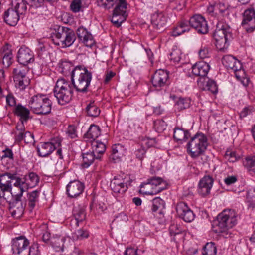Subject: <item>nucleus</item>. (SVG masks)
Here are the masks:
<instances>
[{
	"mask_svg": "<svg viewBox=\"0 0 255 255\" xmlns=\"http://www.w3.org/2000/svg\"><path fill=\"white\" fill-rule=\"evenodd\" d=\"M238 221V214L234 210L225 209L220 213L213 224V230L216 233L226 232L235 226Z\"/></svg>",
	"mask_w": 255,
	"mask_h": 255,
	"instance_id": "1",
	"label": "nucleus"
},
{
	"mask_svg": "<svg viewBox=\"0 0 255 255\" xmlns=\"http://www.w3.org/2000/svg\"><path fill=\"white\" fill-rule=\"evenodd\" d=\"M74 88L75 82L67 81L63 78L58 79L53 90L58 103L61 105L68 103L72 99Z\"/></svg>",
	"mask_w": 255,
	"mask_h": 255,
	"instance_id": "2",
	"label": "nucleus"
},
{
	"mask_svg": "<svg viewBox=\"0 0 255 255\" xmlns=\"http://www.w3.org/2000/svg\"><path fill=\"white\" fill-rule=\"evenodd\" d=\"M91 79L92 73L83 66H77L71 72V81L75 82V89L78 92H86Z\"/></svg>",
	"mask_w": 255,
	"mask_h": 255,
	"instance_id": "3",
	"label": "nucleus"
},
{
	"mask_svg": "<svg viewBox=\"0 0 255 255\" xmlns=\"http://www.w3.org/2000/svg\"><path fill=\"white\" fill-rule=\"evenodd\" d=\"M207 146V136L201 132H197L187 144L188 153L192 158H196L204 153Z\"/></svg>",
	"mask_w": 255,
	"mask_h": 255,
	"instance_id": "4",
	"label": "nucleus"
},
{
	"mask_svg": "<svg viewBox=\"0 0 255 255\" xmlns=\"http://www.w3.org/2000/svg\"><path fill=\"white\" fill-rule=\"evenodd\" d=\"M51 101L45 95L38 94L33 96L28 102V106L34 113L46 115L50 113Z\"/></svg>",
	"mask_w": 255,
	"mask_h": 255,
	"instance_id": "5",
	"label": "nucleus"
},
{
	"mask_svg": "<svg viewBox=\"0 0 255 255\" xmlns=\"http://www.w3.org/2000/svg\"><path fill=\"white\" fill-rule=\"evenodd\" d=\"M54 44L62 47L71 46L76 40L74 31L71 28L59 26L51 36Z\"/></svg>",
	"mask_w": 255,
	"mask_h": 255,
	"instance_id": "6",
	"label": "nucleus"
},
{
	"mask_svg": "<svg viewBox=\"0 0 255 255\" xmlns=\"http://www.w3.org/2000/svg\"><path fill=\"white\" fill-rule=\"evenodd\" d=\"M216 41V46L221 51H224L229 45L228 41L232 38L230 28L222 22H218L213 34Z\"/></svg>",
	"mask_w": 255,
	"mask_h": 255,
	"instance_id": "7",
	"label": "nucleus"
},
{
	"mask_svg": "<svg viewBox=\"0 0 255 255\" xmlns=\"http://www.w3.org/2000/svg\"><path fill=\"white\" fill-rule=\"evenodd\" d=\"M222 63L227 69L234 72L236 77L238 79H241L245 73L241 62L232 55L223 56Z\"/></svg>",
	"mask_w": 255,
	"mask_h": 255,
	"instance_id": "8",
	"label": "nucleus"
},
{
	"mask_svg": "<svg viewBox=\"0 0 255 255\" xmlns=\"http://www.w3.org/2000/svg\"><path fill=\"white\" fill-rule=\"evenodd\" d=\"M132 181V180L128 176L124 178L115 177L111 181L110 187L115 194L122 196L127 191L128 187L131 185Z\"/></svg>",
	"mask_w": 255,
	"mask_h": 255,
	"instance_id": "9",
	"label": "nucleus"
},
{
	"mask_svg": "<svg viewBox=\"0 0 255 255\" xmlns=\"http://www.w3.org/2000/svg\"><path fill=\"white\" fill-rule=\"evenodd\" d=\"M139 193L143 195H154L159 193V177H152L140 186Z\"/></svg>",
	"mask_w": 255,
	"mask_h": 255,
	"instance_id": "10",
	"label": "nucleus"
},
{
	"mask_svg": "<svg viewBox=\"0 0 255 255\" xmlns=\"http://www.w3.org/2000/svg\"><path fill=\"white\" fill-rule=\"evenodd\" d=\"M61 144V140L59 137H55L50 140V141L41 143V145L37 147L38 154L41 157H46L51 154Z\"/></svg>",
	"mask_w": 255,
	"mask_h": 255,
	"instance_id": "11",
	"label": "nucleus"
},
{
	"mask_svg": "<svg viewBox=\"0 0 255 255\" xmlns=\"http://www.w3.org/2000/svg\"><path fill=\"white\" fill-rule=\"evenodd\" d=\"M13 200L9 203V211L12 217L20 218L24 213L26 203L22 202L20 195H12Z\"/></svg>",
	"mask_w": 255,
	"mask_h": 255,
	"instance_id": "12",
	"label": "nucleus"
},
{
	"mask_svg": "<svg viewBox=\"0 0 255 255\" xmlns=\"http://www.w3.org/2000/svg\"><path fill=\"white\" fill-rule=\"evenodd\" d=\"M190 28H194L200 34H205L208 32L207 22L204 17L199 14L193 16L188 20Z\"/></svg>",
	"mask_w": 255,
	"mask_h": 255,
	"instance_id": "13",
	"label": "nucleus"
},
{
	"mask_svg": "<svg viewBox=\"0 0 255 255\" xmlns=\"http://www.w3.org/2000/svg\"><path fill=\"white\" fill-rule=\"evenodd\" d=\"M241 25L248 33L255 30V10L254 8H250L244 11Z\"/></svg>",
	"mask_w": 255,
	"mask_h": 255,
	"instance_id": "14",
	"label": "nucleus"
},
{
	"mask_svg": "<svg viewBox=\"0 0 255 255\" xmlns=\"http://www.w3.org/2000/svg\"><path fill=\"white\" fill-rule=\"evenodd\" d=\"M176 210L178 216L186 222H191L195 217L193 211L185 202L178 203L176 205Z\"/></svg>",
	"mask_w": 255,
	"mask_h": 255,
	"instance_id": "15",
	"label": "nucleus"
},
{
	"mask_svg": "<svg viewBox=\"0 0 255 255\" xmlns=\"http://www.w3.org/2000/svg\"><path fill=\"white\" fill-rule=\"evenodd\" d=\"M17 61L20 65L27 66L29 63L34 61V55L33 52L25 46H21L18 50L17 54Z\"/></svg>",
	"mask_w": 255,
	"mask_h": 255,
	"instance_id": "16",
	"label": "nucleus"
},
{
	"mask_svg": "<svg viewBox=\"0 0 255 255\" xmlns=\"http://www.w3.org/2000/svg\"><path fill=\"white\" fill-rule=\"evenodd\" d=\"M29 245V241L23 236H19L12 240V251L13 254H24Z\"/></svg>",
	"mask_w": 255,
	"mask_h": 255,
	"instance_id": "17",
	"label": "nucleus"
},
{
	"mask_svg": "<svg viewBox=\"0 0 255 255\" xmlns=\"http://www.w3.org/2000/svg\"><path fill=\"white\" fill-rule=\"evenodd\" d=\"M214 179L210 175H205L201 178L198 183V192L203 197H205L210 193L213 186Z\"/></svg>",
	"mask_w": 255,
	"mask_h": 255,
	"instance_id": "18",
	"label": "nucleus"
},
{
	"mask_svg": "<svg viewBox=\"0 0 255 255\" xmlns=\"http://www.w3.org/2000/svg\"><path fill=\"white\" fill-rule=\"evenodd\" d=\"M66 192L69 197L75 198L83 191L84 186L78 180L70 181L67 185Z\"/></svg>",
	"mask_w": 255,
	"mask_h": 255,
	"instance_id": "19",
	"label": "nucleus"
},
{
	"mask_svg": "<svg viewBox=\"0 0 255 255\" xmlns=\"http://www.w3.org/2000/svg\"><path fill=\"white\" fill-rule=\"evenodd\" d=\"M79 39L87 47H91L95 43L92 35L83 27H80L76 31Z\"/></svg>",
	"mask_w": 255,
	"mask_h": 255,
	"instance_id": "20",
	"label": "nucleus"
},
{
	"mask_svg": "<svg viewBox=\"0 0 255 255\" xmlns=\"http://www.w3.org/2000/svg\"><path fill=\"white\" fill-rule=\"evenodd\" d=\"M209 70V65L204 61H200L192 66V73L200 78H206Z\"/></svg>",
	"mask_w": 255,
	"mask_h": 255,
	"instance_id": "21",
	"label": "nucleus"
},
{
	"mask_svg": "<svg viewBox=\"0 0 255 255\" xmlns=\"http://www.w3.org/2000/svg\"><path fill=\"white\" fill-rule=\"evenodd\" d=\"M10 174H12V173L6 172L0 174V191L1 196H3L5 192H11L12 190V186Z\"/></svg>",
	"mask_w": 255,
	"mask_h": 255,
	"instance_id": "22",
	"label": "nucleus"
},
{
	"mask_svg": "<svg viewBox=\"0 0 255 255\" xmlns=\"http://www.w3.org/2000/svg\"><path fill=\"white\" fill-rule=\"evenodd\" d=\"M199 86L204 90H208L212 93H216L218 91L217 86L216 82L212 80L206 78H199L198 81Z\"/></svg>",
	"mask_w": 255,
	"mask_h": 255,
	"instance_id": "23",
	"label": "nucleus"
},
{
	"mask_svg": "<svg viewBox=\"0 0 255 255\" xmlns=\"http://www.w3.org/2000/svg\"><path fill=\"white\" fill-rule=\"evenodd\" d=\"M19 15L13 8H9L4 12V20L7 24L15 26L19 20Z\"/></svg>",
	"mask_w": 255,
	"mask_h": 255,
	"instance_id": "24",
	"label": "nucleus"
},
{
	"mask_svg": "<svg viewBox=\"0 0 255 255\" xmlns=\"http://www.w3.org/2000/svg\"><path fill=\"white\" fill-rule=\"evenodd\" d=\"M73 214L75 219L72 220L71 222L75 224L76 227H78L79 223L84 221L86 218L85 208L81 206L75 207L73 209Z\"/></svg>",
	"mask_w": 255,
	"mask_h": 255,
	"instance_id": "25",
	"label": "nucleus"
},
{
	"mask_svg": "<svg viewBox=\"0 0 255 255\" xmlns=\"http://www.w3.org/2000/svg\"><path fill=\"white\" fill-rule=\"evenodd\" d=\"M10 178L11 180H15L14 186L18 188L19 190V192L15 195H20V196H22L23 192L26 190L24 178L23 179L21 178L18 176L17 173L16 172L12 173V174H10Z\"/></svg>",
	"mask_w": 255,
	"mask_h": 255,
	"instance_id": "26",
	"label": "nucleus"
},
{
	"mask_svg": "<svg viewBox=\"0 0 255 255\" xmlns=\"http://www.w3.org/2000/svg\"><path fill=\"white\" fill-rule=\"evenodd\" d=\"M11 3L14 10L20 15L25 14L29 6L26 0H12Z\"/></svg>",
	"mask_w": 255,
	"mask_h": 255,
	"instance_id": "27",
	"label": "nucleus"
},
{
	"mask_svg": "<svg viewBox=\"0 0 255 255\" xmlns=\"http://www.w3.org/2000/svg\"><path fill=\"white\" fill-rule=\"evenodd\" d=\"M190 137V133L188 130L181 128H175L173 137L177 141H185Z\"/></svg>",
	"mask_w": 255,
	"mask_h": 255,
	"instance_id": "28",
	"label": "nucleus"
},
{
	"mask_svg": "<svg viewBox=\"0 0 255 255\" xmlns=\"http://www.w3.org/2000/svg\"><path fill=\"white\" fill-rule=\"evenodd\" d=\"M26 190L29 188L35 187L39 181L38 176L34 172H30L24 177Z\"/></svg>",
	"mask_w": 255,
	"mask_h": 255,
	"instance_id": "29",
	"label": "nucleus"
},
{
	"mask_svg": "<svg viewBox=\"0 0 255 255\" xmlns=\"http://www.w3.org/2000/svg\"><path fill=\"white\" fill-rule=\"evenodd\" d=\"M14 114L20 117V120L26 122L30 118V111L21 104L16 106Z\"/></svg>",
	"mask_w": 255,
	"mask_h": 255,
	"instance_id": "30",
	"label": "nucleus"
},
{
	"mask_svg": "<svg viewBox=\"0 0 255 255\" xmlns=\"http://www.w3.org/2000/svg\"><path fill=\"white\" fill-rule=\"evenodd\" d=\"M190 29L188 20H183L179 22L177 26L173 29V35L174 36H179Z\"/></svg>",
	"mask_w": 255,
	"mask_h": 255,
	"instance_id": "31",
	"label": "nucleus"
},
{
	"mask_svg": "<svg viewBox=\"0 0 255 255\" xmlns=\"http://www.w3.org/2000/svg\"><path fill=\"white\" fill-rule=\"evenodd\" d=\"M39 193V191L36 190L27 194L28 206L30 212L33 211L35 207L36 203L38 201Z\"/></svg>",
	"mask_w": 255,
	"mask_h": 255,
	"instance_id": "32",
	"label": "nucleus"
},
{
	"mask_svg": "<svg viewBox=\"0 0 255 255\" xmlns=\"http://www.w3.org/2000/svg\"><path fill=\"white\" fill-rule=\"evenodd\" d=\"M100 135V129L99 126L92 125L88 129L87 132L84 134V138L96 140V138Z\"/></svg>",
	"mask_w": 255,
	"mask_h": 255,
	"instance_id": "33",
	"label": "nucleus"
},
{
	"mask_svg": "<svg viewBox=\"0 0 255 255\" xmlns=\"http://www.w3.org/2000/svg\"><path fill=\"white\" fill-rule=\"evenodd\" d=\"M100 155H96L92 151L91 152H87L83 153V163L82 166L83 168H88L93 162L95 159H100Z\"/></svg>",
	"mask_w": 255,
	"mask_h": 255,
	"instance_id": "34",
	"label": "nucleus"
},
{
	"mask_svg": "<svg viewBox=\"0 0 255 255\" xmlns=\"http://www.w3.org/2000/svg\"><path fill=\"white\" fill-rule=\"evenodd\" d=\"M28 71L29 68L28 66L21 65H17L16 67L13 69L12 73L13 78L22 77L24 79L28 78L26 75Z\"/></svg>",
	"mask_w": 255,
	"mask_h": 255,
	"instance_id": "35",
	"label": "nucleus"
},
{
	"mask_svg": "<svg viewBox=\"0 0 255 255\" xmlns=\"http://www.w3.org/2000/svg\"><path fill=\"white\" fill-rule=\"evenodd\" d=\"M91 146L94 154L100 155L103 154L106 150V145L104 143L97 140H91Z\"/></svg>",
	"mask_w": 255,
	"mask_h": 255,
	"instance_id": "36",
	"label": "nucleus"
},
{
	"mask_svg": "<svg viewBox=\"0 0 255 255\" xmlns=\"http://www.w3.org/2000/svg\"><path fill=\"white\" fill-rule=\"evenodd\" d=\"M115 4L116 5L113 12L122 16H125L127 17L126 9L127 5L126 0H118V1Z\"/></svg>",
	"mask_w": 255,
	"mask_h": 255,
	"instance_id": "37",
	"label": "nucleus"
},
{
	"mask_svg": "<svg viewBox=\"0 0 255 255\" xmlns=\"http://www.w3.org/2000/svg\"><path fill=\"white\" fill-rule=\"evenodd\" d=\"M89 236V232L87 230L79 228L72 233L71 238L73 240H81L87 238Z\"/></svg>",
	"mask_w": 255,
	"mask_h": 255,
	"instance_id": "38",
	"label": "nucleus"
},
{
	"mask_svg": "<svg viewBox=\"0 0 255 255\" xmlns=\"http://www.w3.org/2000/svg\"><path fill=\"white\" fill-rule=\"evenodd\" d=\"M190 105V100L186 98H178L175 104V108L179 111H181L188 108Z\"/></svg>",
	"mask_w": 255,
	"mask_h": 255,
	"instance_id": "39",
	"label": "nucleus"
},
{
	"mask_svg": "<svg viewBox=\"0 0 255 255\" xmlns=\"http://www.w3.org/2000/svg\"><path fill=\"white\" fill-rule=\"evenodd\" d=\"M87 115L90 117H97L100 114V110L94 102H90L86 108Z\"/></svg>",
	"mask_w": 255,
	"mask_h": 255,
	"instance_id": "40",
	"label": "nucleus"
},
{
	"mask_svg": "<svg viewBox=\"0 0 255 255\" xmlns=\"http://www.w3.org/2000/svg\"><path fill=\"white\" fill-rule=\"evenodd\" d=\"M13 78L15 87L20 90H25L29 84L30 80L28 78H25L24 79L22 77Z\"/></svg>",
	"mask_w": 255,
	"mask_h": 255,
	"instance_id": "41",
	"label": "nucleus"
},
{
	"mask_svg": "<svg viewBox=\"0 0 255 255\" xmlns=\"http://www.w3.org/2000/svg\"><path fill=\"white\" fill-rule=\"evenodd\" d=\"M207 11L211 16L217 17L218 19L219 17L221 16L218 2L210 4L207 7Z\"/></svg>",
	"mask_w": 255,
	"mask_h": 255,
	"instance_id": "42",
	"label": "nucleus"
},
{
	"mask_svg": "<svg viewBox=\"0 0 255 255\" xmlns=\"http://www.w3.org/2000/svg\"><path fill=\"white\" fill-rule=\"evenodd\" d=\"M182 53L180 49L177 46H174L172 48V52L170 54V59L175 63H178L180 61Z\"/></svg>",
	"mask_w": 255,
	"mask_h": 255,
	"instance_id": "43",
	"label": "nucleus"
},
{
	"mask_svg": "<svg viewBox=\"0 0 255 255\" xmlns=\"http://www.w3.org/2000/svg\"><path fill=\"white\" fill-rule=\"evenodd\" d=\"M217 253V248L215 244L213 242L207 243L204 246L203 255H216Z\"/></svg>",
	"mask_w": 255,
	"mask_h": 255,
	"instance_id": "44",
	"label": "nucleus"
},
{
	"mask_svg": "<svg viewBox=\"0 0 255 255\" xmlns=\"http://www.w3.org/2000/svg\"><path fill=\"white\" fill-rule=\"evenodd\" d=\"M60 67L61 68V72L65 75H68L70 74L71 75V72L75 68L73 67L72 63L69 61H62L60 64Z\"/></svg>",
	"mask_w": 255,
	"mask_h": 255,
	"instance_id": "45",
	"label": "nucleus"
},
{
	"mask_svg": "<svg viewBox=\"0 0 255 255\" xmlns=\"http://www.w3.org/2000/svg\"><path fill=\"white\" fill-rule=\"evenodd\" d=\"M15 134V139L16 142H21L22 140H24L26 141V138L29 137L33 139V135L30 132H20V131H14L13 132Z\"/></svg>",
	"mask_w": 255,
	"mask_h": 255,
	"instance_id": "46",
	"label": "nucleus"
},
{
	"mask_svg": "<svg viewBox=\"0 0 255 255\" xmlns=\"http://www.w3.org/2000/svg\"><path fill=\"white\" fill-rule=\"evenodd\" d=\"M125 16H122L119 14L113 12V16L111 18V22L117 27H119L121 24L126 20Z\"/></svg>",
	"mask_w": 255,
	"mask_h": 255,
	"instance_id": "47",
	"label": "nucleus"
},
{
	"mask_svg": "<svg viewBox=\"0 0 255 255\" xmlns=\"http://www.w3.org/2000/svg\"><path fill=\"white\" fill-rule=\"evenodd\" d=\"M246 196L248 201L250 202L249 207L255 210V188L250 189Z\"/></svg>",
	"mask_w": 255,
	"mask_h": 255,
	"instance_id": "48",
	"label": "nucleus"
},
{
	"mask_svg": "<svg viewBox=\"0 0 255 255\" xmlns=\"http://www.w3.org/2000/svg\"><path fill=\"white\" fill-rule=\"evenodd\" d=\"M169 72L167 70L160 69V87L164 84L168 85L169 82Z\"/></svg>",
	"mask_w": 255,
	"mask_h": 255,
	"instance_id": "49",
	"label": "nucleus"
},
{
	"mask_svg": "<svg viewBox=\"0 0 255 255\" xmlns=\"http://www.w3.org/2000/svg\"><path fill=\"white\" fill-rule=\"evenodd\" d=\"M117 1L118 0H98L97 2L99 6L110 9L113 7Z\"/></svg>",
	"mask_w": 255,
	"mask_h": 255,
	"instance_id": "50",
	"label": "nucleus"
},
{
	"mask_svg": "<svg viewBox=\"0 0 255 255\" xmlns=\"http://www.w3.org/2000/svg\"><path fill=\"white\" fill-rule=\"evenodd\" d=\"M225 158L230 162H235L240 158V156L236 152L227 151L225 155Z\"/></svg>",
	"mask_w": 255,
	"mask_h": 255,
	"instance_id": "51",
	"label": "nucleus"
},
{
	"mask_svg": "<svg viewBox=\"0 0 255 255\" xmlns=\"http://www.w3.org/2000/svg\"><path fill=\"white\" fill-rule=\"evenodd\" d=\"M146 151V149L145 148V147L142 146L141 144L140 143L139 145H137V148L135 149L134 154L137 158L139 160H142L144 157Z\"/></svg>",
	"mask_w": 255,
	"mask_h": 255,
	"instance_id": "52",
	"label": "nucleus"
},
{
	"mask_svg": "<svg viewBox=\"0 0 255 255\" xmlns=\"http://www.w3.org/2000/svg\"><path fill=\"white\" fill-rule=\"evenodd\" d=\"M140 143L141 144L142 146L145 147L146 149L150 147L155 146L156 144L154 138L150 139L147 138H142Z\"/></svg>",
	"mask_w": 255,
	"mask_h": 255,
	"instance_id": "53",
	"label": "nucleus"
},
{
	"mask_svg": "<svg viewBox=\"0 0 255 255\" xmlns=\"http://www.w3.org/2000/svg\"><path fill=\"white\" fill-rule=\"evenodd\" d=\"M30 8H38L43 6L45 0H26Z\"/></svg>",
	"mask_w": 255,
	"mask_h": 255,
	"instance_id": "54",
	"label": "nucleus"
},
{
	"mask_svg": "<svg viewBox=\"0 0 255 255\" xmlns=\"http://www.w3.org/2000/svg\"><path fill=\"white\" fill-rule=\"evenodd\" d=\"M255 156L248 157L245 158L243 161V165L247 169L250 171L252 168V166L255 165Z\"/></svg>",
	"mask_w": 255,
	"mask_h": 255,
	"instance_id": "55",
	"label": "nucleus"
},
{
	"mask_svg": "<svg viewBox=\"0 0 255 255\" xmlns=\"http://www.w3.org/2000/svg\"><path fill=\"white\" fill-rule=\"evenodd\" d=\"M82 7L81 0H73L70 4L71 10L75 13L79 12Z\"/></svg>",
	"mask_w": 255,
	"mask_h": 255,
	"instance_id": "56",
	"label": "nucleus"
},
{
	"mask_svg": "<svg viewBox=\"0 0 255 255\" xmlns=\"http://www.w3.org/2000/svg\"><path fill=\"white\" fill-rule=\"evenodd\" d=\"M12 53L9 51L4 54L2 58V63L5 67H8L11 64Z\"/></svg>",
	"mask_w": 255,
	"mask_h": 255,
	"instance_id": "57",
	"label": "nucleus"
},
{
	"mask_svg": "<svg viewBox=\"0 0 255 255\" xmlns=\"http://www.w3.org/2000/svg\"><path fill=\"white\" fill-rule=\"evenodd\" d=\"M66 132L68 136L72 139L75 138L77 136L76 128L75 126H69Z\"/></svg>",
	"mask_w": 255,
	"mask_h": 255,
	"instance_id": "58",
	"label": "nucleus"
},
{
	"mask_svg": "<svg viewBox=\"0 0 255 255\" xmlns=\"http://www.w3.org/2000/svg\"><path fill=\"white\" fill-rule=\"evenodd\" d=\"M219 9H220V13H221V16H223L228 13V9L229 5L228 4L222 2H218Z\"/></svg>",
	"mask_w": 255,
	"mask_h": 255,
	"instance_id": "59",
	"label": "nucleus"
},
{
	"mask_svg": "<svg viewBox=\"0 0 255 255\" xmlns=\"http://www.w3.org/2000/svg\"><path fill=\"white\" fill-rule=\"evenodd\" d=\"M169 233L171 236H175L181 233V230L179 228L177 224H172L169 228Z\"/></svg>",
	"mask_w": 255,
	"mask_h": 255,
	"instance_id": "60",
	"label": "nucleus"
},
{
	"mask_svg": "<svg viewBox=\"0 0 255 255\" xmlns=\"http://www.w3.org/2000/svg\"><path fill=\"white\" fill-rule=\"evenodd\" d=\"M40 251L38 249L37 244H34L32 245L29 249L28 255H40Z\"/></svg>",
	"mask_w": 255,
	"mask_h": 255,
	"instance_id": "61",
	"label": "nucleus"
},
{
	"mask_svg": "<svg viewBox=\"0 0 255 255\" xmlns=\"http://www.w3.org/2000/svg\"><path fill=\"white\" fill-rule=\"evenodd\" d=\"M199 55L201 59L208 57L209 55L208 48L205 46H202L199 51Z\"/></svg>",
	"mask_w": 255,
	"mask_h": 255,
	"instance_id": "62",
	"label": "nucleus"
},
{
	"mask_svg": "<svg viewBox=\"0 0 255 255\" xmlns=\"http://www.w3.org/2000/svg\"><path fill=\"white\" fill-rule=\"evenodd\" d=\"M6 103L10 106H14L16 105V99L13 95L10 93L6 97Z\"/></svg>",
	"mask_w": 255,
	"mask_h": 255,
	"instance_id": "63",
	"label": "nucleus"
},
{
	"mask_svg": "<svg viewBox=\"0 0 255 255\" xmlns=\"http://www.w3.org/2000/svg\"><path fill=\"white\" fill-rule=\"evenodd\" d=\"M159 206V197H156L152 199V206L151 210L153 212H156Z\"/></svg>",
	"mask_w": 255,
	"mask_h": 255,
	"instance_id": "64",
	"label": "nucleus"
}]
</instances>
